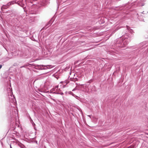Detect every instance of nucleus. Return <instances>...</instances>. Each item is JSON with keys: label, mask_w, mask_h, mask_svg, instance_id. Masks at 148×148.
Here are the masks:
<instances>
[{"label": "nucleus", "mask_w": 148, "mask_h": 148, "mask_svg": "<svg viewBox=\"0 0 148 148\" xmlns=\"http://www.w3.org/2000/svg\"><path fill=\"white\" fill-rule=\"evenodd\" d=\"M8 90L10 91V93H8L9 97V99L10 101L12 102V100L13 101L14 100H15L14 97V96H12V91L11 90V89L10 88H8Z\"/></svg>", "instance_id": "1"}, {"label": "nucleus", "mask_w": 148, "mask_h": 148, "mask_svg": "<svg viewBox=\"0 0 148 148\" xmlns=\"http://www.w3.org/2000/svg\"><path fill=\"white\" fill-rule=\"evenodd\" d=\"M16 3V2L15 1H11L9 3H8L6 5H7V7H8L10 6L12 4H13Z\"/></svg>", "instance_id": "2"}, {"label": "nucleus", "mask_w": 148, "mask_h": 148, "mask_svg": "<svg viewBox=\"0 0 148 148\" xmlns=\"http://www.w3.org/2000/svg\"><path fill=\"white\" fill-rule=\"evenodd\" d=\"M39 67L40 68H41V69H46V68H42V67H46L47 66L46 65H40L39 66Z\"/></svg>", "instance_id": "3"}, {"label": "nucleus", "mask_w": 148, "mask_h": 148, "mask_svg": "<svg viewBox=\"0 0 148 148\" xmlns=\"http://www.w3.org/2000/svg\"><path fill=\"white\" fill-rule=\"evenodd\" d=\"M127 40L125 39V40H124L123 41L122 43H123V44L125 45H126L127 44Z\"/></svg>", "instance_id": "4"}, {"label": "nucleus", "mask_w": 148, "mask_h": 148, "mask_svg": "<svg viewBox=\"0 0 148 148\" xmlns=\"http://www.w3.org/2000/svg\"><path fill=\"white\" fill-rule=\"evenodd\" d=\"M145 44V42H143L141 43H140V46L141 47H143V46Z\"/></svg>", "instance_id": "5"}, {"label": "nucleus", "mask_w": 148, "mask_h": 148, "mask_svg": "<svg viewBox=\"0 0 148 148\" xmlns=\"http://www.w3.org/2000/svg\"><path fill=\"white\" fill-rule=\"evenodd\" d=\"M138 3H139L138 4V5L139 6H142L143 5V4H142V3L140 4V3L141 2V1H138Z\"/></svg>", "instance_id": "6"}, {"label": "nucleus", "mask_w": 148, "mask_h": 148, "mask_svg": "<svg viewBox=\"0 0 148 148\" xmlns=\"http://www.w3.org/2000/svg\"><path fill=\"white\" fill-rule=\"evenodd\" d=\"M7 5H3L2 7V9H6L7 8Z\"/></svg>", "instance_id": "7"}, {"label": "nucleus", "mask_w": 148, "mask_h": 148, "mask_svg": "<svg viewBox=\"0 0 148 148\" xmlns=\"http://www.w3.org/2000/svg\"><path fill=\"white\" fill-rule=\"evenodd\" d=\"M77 89V88H75L73 89V90H72V91H74V90H76Z\"/></svg>", "instance_id": "8"}, {"label": "nucleus", "mask_w": 148, "mask_h": 148, "mask_svg": "<svg viewBox=\"0 0 148 148\" xmlns=\"http://www.w3.org/2000/svg\"><path fill=\"white\" fill-rule=\"evenodd\" d=\"M2 66L1 65H0V69L1 68Z\"/></svg>", "instance_id": "9"}, {"label": "nucleus", "mask_w": 148, "mask_h": 148, "mask_svg": "<svg viewBox=\"0 0 148 148\" xmlns=\"http://www.w3.org/2000/svg\"><path fill=\"white\" fill-rule=\"evenodd\" d=\"M127 28L128 29V30H129V29L128 26H127Z\"/></svg>", "instance_id": "10"}, {"label": "nucleus", "mask_w": 148, "mask_h": 148, "mask_svg": "<svg viewBox=\"0 0 148 148\" xmlns=\"http://www.w3.org/2000/svg\"><path fill=\"white\" fill-rule=\"evenodd\" d=\"M89 116V117H90V118H91V117H90V116Z\"/></svg>", "instance_id": "11"}, {"label": "nucleus", "mask_w": 148, "mask_h": 148, "mask_svg": "<svg viewBox=\"0 0 148 148\" xmlns=\"http://www.w3.org/2000/svg\"><path fill=\"white\" fill-rule=\"evenodd\" d=\"M58 86H57L56 87V88H58Z\"/></svg>", "instance_id": "12"}, {"label": "nucleus", "mask_w": 148, "mask_h": 148, "mask_svg": "<svg viewBox=\"0 0 148 148\" xmlns=\"http://www.w3.org/2000/svg\"><path fill=\"white\" fill-rule=\"evenodd\" d=\"M10 148H12L11 147V145L10 146Z\"/></svg>", "instance_id": "13"}, {"label": "nucleus", "mask_w": 148, "mask_h": 148, "mask_svg": "<svg viewBox=\"0 0 148 148\" xmlns=\"http://www.w3.org/2000/svg\"><path fill=\"white\" fill-rule=\"evenodd\" d=\"M22 67H23V66H21V68H22Z\"/></svg>", "instance_id": "14"}]
</instances>
